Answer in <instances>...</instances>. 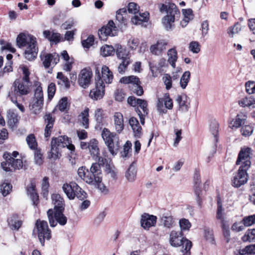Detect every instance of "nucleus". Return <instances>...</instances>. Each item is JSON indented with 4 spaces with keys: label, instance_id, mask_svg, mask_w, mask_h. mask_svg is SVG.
Returning a JSON list of instances; mask_svg holds the SVG:
<instances>
[{
    "label": "nucleus",
    "instance_id": "4468645a",
    "mask_svg": "<svg viewBox=\"0 0 255 255\" xmlns=\"http://www.w3.org/2000/svg\"><path fill=\"white\" fill-rule=\"evenodd\" d=\"M98 142L95 139H92L88 142V148L92 158L100 163V164H105L107 159L103 157L100 156L99 148L98 146Z\"/></svg>",
    "mask_w": 255,
    "mask_h": 255
},
{
    "label": "nucleus",
    "instance_id": "c85d7f7f",
    "mask_svg": "<svg viewBox=\"0 0 255 255\" xmlns=\"http://www.w3.org/2000/svg\"><path fill=\"white\" fill-rule=\"evenodd\" d=\"M44 120L46 123V127L44 131V136L46 138L49 137L51 133L52 129L53 127L54 120L51 114H47L44 117Z\"/></svg>",
    "mask_w": 255,
    "mask_h": 255
},
{
    "label": "nucleus",
    "instance_id": "a18cd8bd",
    "mask_svg": "<svg viewBox=\"0 0 255 255\" xmlns=\"http://www.w3.org/2000/svg\"><path fill=\"white\" fill-rule=\"evenodd\" d=\"M136 172L135 167L132 164H131L126 173V177L128 181L133 182L135 180Z\"/></svg>",
    "mask_w": 255,
    "mask_h": 255
},
{
    "label": "nucleus",
    "instance_id": "dca6fc26",
    "mask_svg": "<svg viewBox=\"0 0 255 255\" xmlns=\"http://www.w3.org/2000/svg\"><path fill=\"white\" fill-rule=\"evenodd\" d=\"M41 58L45 68L54 66L59 61V55L56 53L44 54L41 56Z\"/></svg>",
    "mask_w": 255,
    "mask_h": 255
},
{
    "label": "nucleus",
    "instance_id": "8fccbe9b",
    "mask_svg": "<svg viewBox=\"0 0 255 255\" xmlns=\"http://www.w3.org/2000/svg\"><path fill=\"white\" fill-rule=\"evenodd\" d=\"M116 51V48L111 45H105L103 46L100 49L101 54L104 57L112 55Z\"/></svg>",
    "mask_w": 255,
    "mask_h": 255
},
{
    "label": "nucleus",
    "instance_id": "338daca9",
    "mask_svg": "<svg viewBox=\"0 0 255 255\" xmlns=\"http://www.w3.org/2000/svg\"><path fill=\"white\" fill-rule=\"evenodd\" d=\"M189 50L193 53H198L200 51V45L197 41H192L189 46Z\"/></svg>",
    "mask_w": 255,
    "mask_h": 255
},
{
    "label": "nucleus",
    "instance_id": "5fc2aeb1",
    "mask_svg": "<svg viewBox=\"0 0 255 255\" xmlns=\"http://www.w3.org/2000/svg\"><path fill=\"white\" fill-rule=\"evenodd\" d=\"M12 188V185L9 183L4 182L0 185V192L4 197L6 196L11 192Z\"/></svg>",
    "mask_w": 255,
    "mask_h": 255
},
{
    "label": "nucleus",
    "instance_id": "a211bd4d",
    "mask_svg": "<svg viewBox=\"0 0 255 255\" xmlns=\"http://www.w3.org/2000/svg\"><path fill=\"white\" fill-rule=\"evenodd\" d=\"M168 43V41L165 39L157 41L156 43L150 46L149 50L151 53L156 56L162 55L165 50Z\"/></svg>",
    "mask_w": 255,
    "mask_h": 255
},
{
    "label": "nucleus",
    "instance_id": "6e6552de",
    "mask_svg": "<svg viewBox=\"0 0 255 255\" xmlns=\"http://www.w3.org/2000/svg\"><path fill=\"white\" fill-rule=\"evenodd\" d=\"M95 88L91 90L89 96L94 100H98L103 98L105 93V85L102 80H101L100 71L98 68H96Z\"/></svg>",
    "mask_w": 255,
    "mask_h": 255
},
{
    "label": "nucleus",
    "instance_id": "393cba45",
    "mask_svg": "<svg viewBox=\"0 0 255 255\" xmlns=\"http://www.w3.org/2000/svg\"><path fill=\"white\" fill-rule=\"evenodd\" d=\"M38 53V48L36 46V41L32 42L27 46L24 52L25 58L29 61H31L36 58Z\"/></svg>",
    "mask_w": 255,
    "mask_h": 255
},
{
    "label": "nucleus",
    "instance_id": "72a5a7b5",
    "mask_svg": "<svg viewBox=\"0 0 255 255\" xmlns=\"http://www.w3.org/2000/svg\"><path fill=\"white\" fill-rule=\"evenodd\" d=\"M167 61L172 67L175 68L176 62L178 59L177 51L174 47L168 50L167 52Z\"/></svg>",
    "mask_w": 255,
    "mask_h": 255
},
{
    "label": "nucleus",
    "instance_id": "f8f14e48",
    "mask_svg": "<svg viewBox=\"0 0 255 255\" xmlns=\"http://www.w3.org/2000/svg\"><path fill=\"white\" fill-rule=\"evenodd\" d=\"M93 72L90 68H85L82 69L78 77V83L84 89L87 88L91 84Z\"/></svg>",
    "mask_w": 255,
    "mask_h": 255
},
{
    "label": "nucleus",
    "instance_id": "1a4fd4ad",
    "mask_svg": "<svg viewBox=\"0 0 255 255\" xmlns=\"http://www.w3.org/2000/svg\"><path fill=\"white\" fill-rule=\"evenodd\" d=\"M64 211H53L49 209L47 212L50 225L52 227H55L58 223L61 226H64L67 222V218L63 214Z\"/></svg>",
    "mask_w": 255,
    "mask_h": 255
},
{
    "label": "nucleus",
    "instance_id": "20e7f679",
    "mask_svg": "<svg viewBox=\"0 0 255 255\" xmlns=\"http://www.w3.org/2000/svg\"><path fill=\"white\" fill-rule=\"evenodd\" d=\"M169 242L174 247H182V252L184 255H190L192 243L188 239L182 237L180 232L172 231L170 234Z\"/></svg>",
    "mask_w": 255,
    "mask_h": 255
},
{
    "label": "nucleus",
    "instance_id": "09e8293b",
    "mask_svg": "<svg viewBox=\"0 0 255 255\" xmlns=\"http://www.w3.org/2000/svg\"><path fill=\"white\" fill-rule=\"evenodd\" d=\"M70 103L68 102L67 97H63L58 102L56 108L61 112H64L67 111L69 109Z\"/></svg>",
    "mask_w": 255,
    "mask_h": 255
},
{
    "label": "nucleus",
    "instance_id": "412c9836",
    "mask_svg": "<svg viewBox=\"0 0 255 255\" xmlns=\"http://www.w3.org/2000/svg\"><path fill=\"white\" fill-rule=\"evenodd\" d=\"M156 220L157 218L156 216L144 213L141 217V226L144 229L148 230L149 228L155 225Z\"/></svg>",
    "mask_w": 255,
    "mask_h": 255
},
{
    "label": "nucleus",
    "instance_id": "774afa93",
    "mask_svg": "<svg viewBox=\"0 0 255 255\" xmlns=\"http://www.w3.org/2000/svg\"><path fill=\"white\" fill-rule=\"evenodd\" d=\"M246 90L249 94L255 93V82L254 81H248L246 83Z\"/></svg>",
    "mask_w": 255,
    "mask_h": 255
},
{
    "label": "nucleus",
    "instance_id": "0eeeda50",
    "mask_svg": "<svg viewBox=\"0 0 255 255\" xmlns=\"http://www.w3.org/2000/svg\"><path fill=\"white\" fill-rule=\"evenodd\" d=\"M35 226L36 229L34 230V232L36 231L41 244L44 246L45 241L49 240L51 237V231L48 224L45 221L37 220Z\"/></svg>",
    "mask_w": 255,
    "mask_h": 255
},
{
    "label": "nucleus",
    "instance_id": "4be33fe9",
    "mask_svg": "<svg viewBox=\"0 0 255 255\" xmlns=\"http://www.w3.org/2000/svg\"><path fill=\"white\" fill-rule=\"evenodd\" d=\"M168 62L164 58H160L158 61L157 64L149 62V66L150 70L151 72L153 77H155L157 76V71H160L162 68L167 67L168 66Z\"/></svg>",
    "mask_w": 255,
    "mask_h": 255
},
{
    "label": "nucleus",
    "instance_id": "aec40b11",
    "mask_svg": "<svg viewBox=\"0 0 255 255\" xmlns=\"http://www.w3.org/2000/svg\"><path fill=\"white\" fill-rule=\"evenodd\" d=\"M32 42H36V38L31 35L20 33L16 38V44L19 48L27 47Z\"/></svg>",
    "mask_w": 255,
    "mask_h": 255
},
{
    "label": "nucleus",
    "instance_id": "37998d69",
    "mask_svg": "<svg viewBox=\"0 0 255 255\" xmlns=\"http://www.w3.org/2000/svg\"><path fill=\"white\" fill-rule=\"evenodd\" d=\"M34 86L35 89L34 90V96L32 99L41 101L44 102L43 93L40 83L36 82L34 83Z\"/></svg>",
    "mask_w": 255,
    "mask_h": 255
},
{
    "label": "nucleus",
    "instance_id": "49530a36",
    "mask_svg": "<svg viewBox=\"0 0 255 255\" xmlns=\"http://www.w3.org/2000/svg\"><path fill=\"white\" fill-rule=\"evenodd\" d=\"M60 149L54 144V142H51V149L48 155V157L54 160L59 158L61 156V154L59 152Z\"/></svg>",
    "mask_w": 255,
    "mask_h": 255
},
{
    "label": "nucleus",
    "instance_id": "ea45409f",
    "mask_svg": "<svg viewBox=\"0 0 255 255\" xmlns=\"http://www.w3.org/2000/svg\"><path fill=\"white\" fill-rule=\"evenodd\" d=\"M19 118L17 114L13 111L9 110L7 112V124L11 128H13L16 126Z\"/></svg>",
    "mask_w": 255,
    "mask_h": 255
},
{
    "label": "nucleus",
    "instance_id": "bf43d9fd",
    "mask_svg": "<svg viewBox=\"0 0 255 255\" xmlns=\"http://www.w3.org/2000/svg\"><path fill=\"white\" fill-rule=\"evenodd\" d=\"M245 227H250L255 224V215H250L244 217L242 220Z\"/></svg>",
    "mask_w": 255,
    "mask_h": 255
},
{
    "label": "nucleus",
    "instance_id": "e2e57ef3",
    "mask_svg": "<svg viewBox=\"0 0 255 255\" xmlns=\"http://www.w3.org/2000/svg\"><path fill=\"white\" fill-rule=\"evenodd\" d=\"M128 11L129 13L134 14H138L139 11V6L135 2H129L128 4Z\"/></svg>",
    "mask_w": 255,
    "mask_h": 255
},
{
    "label": "nucleus",
    "instance_id": "a878e982",
    "mask_svg": "<svg viewBox=\"0 0 255 255\" xmlns=\"http://www.w3.org/2000/svg\"><path fill=\"white\" fill-rule=\"evenodd\" d=\"M52 203L54 205L53 211H64L65 202L63 198L59 194H53L51 195Z\"/></svg>",
    "mask_w": 255,
    "mask_h": 255
},
{
    "label": "nucleus",
    "instance_id": "f704fd0d",
    "mask_svg": "<svg viewBox=\"0 0 255 255\" xmlns=\"http://www.w3.org/2000/svg\"><path fill=\"white\" fill-rule=\"evenodd\" d=\"M89 109L86 108L78 116V121L85 128H89Z\"/></svg>",
    "mask_w": 255,
    "mask_h": 255
},
{
    "label": "nucleus",
    "instance_id": "bb28decb",
    "mask_svg": "<svg viewBox=\"0 0 255 255\" xmlns=\"http://www.w3.org/2000/svg\"><path fill=\"white\" fill-rule=\"evenodd\" d=\"M36 184L33 181H31L30 184L27 186L26 190L27 194L30 196L34 206H37L38 203L39 197L36 191Z\"/></svg>",
    "mask_w": 255,
    "mask_h": 255
},
{
    "label": "nucleus",
    "instance_id": "052dcab7",
    "mask_svg": "<svg viewBox=\"0 0 255 255\" xmlns=\"http://www.w3.org/2000/svg\"><path fill=\"white\" fill-rule=\"evenodd\" d=\"M166 90H169L172 87V78L169 74H164L162 78Z\"/></svg>",
    "mask_w": 255,
    "mask_h": 255
},
{
    "label": "nucleus",
    "instance_id": "423d86ee",
    "mask_svg": "<svg viewBox=\"0 0 255 255\" xmlns=\"http://www.w3.org/2000/svg\"><path fill=\"white\" fill-rule=\"evenodd\" d=\"M5 161L1 163L2 169L6 172H13L16 169H19L23 166L22 160L14 159L9 152H5L3 155Z\"/></svg>",
    "mask_w": 255,
    "mask_h": 255
},
{
    "label": "nucleus",
    "instance_id": "7ed1b4c3",
    "mask_svg": "<svg viewBox=\"0 0 255 255\" xmlns=\"http://www.w3.org/2000/svg\"><path fill=\"white\" fill-rule=\"evenodd\" d=\"M101 136L109 152L113 155H116L120 147L119 138L117 133L104 128L101 131Z\"/></svg>",
    "mask_w": 255,
    "mask_h": 255
},
{
    "label": "nucleus",
    "instance_id": "9d476101",
    "mask_svg": "<svg viewBox=\"0 0 255 255\" xmlns=\"http://www.w3.org/2000/svg\"><path fill=\"white\" fill-rule=\"evenodd\" d=\"M252 155V149L251 147H242L239 153L236 164L239 165L240 167L249 169L251 164Z\"/></svg>",
    "mask_w": 255,
    "mask_h": 255
},
{
    "label": "nucleus",
    "instance_id": "f3484780",
    "mask_svg": "<svg viewBox=\"0 0 255 255\" xmlns=\"http://www.w3.org/2000/svg\"><path fill=\"white\" fill-rule=\"evenodd\" d=\"M54 142V144L60 149L61 148L67 147L71 151L75 149L74 145L71 143V140L65 135L53 138L52 139L51 142Z\"/></svg>",
    "mask_w": 255,
    "mask_h": 255
},
{
    "label": "nucleus",
    "instance_id": "e433bc0d",
    "mask_svg": "<svg viewBox=\"0 0 255 255\" xmlns=\"http://www.w3.org/2000/svg\"><path fill=\"white\" fill-rule=\"evenodd\" d=\"M57 84L61 88L68 89L70 84L68 78L62 72H58L57 74Z\"/></svg>",
    "mask_w": 255,
    "mask_h": 255
},
{
    "label": "nucleus",
    "instance_id": "680f3d73",
    "mask_svg": "<svg viewBox=\"0 0 255 255\" xmlns=\"http://www.w3.org/2000/svg\"><path fill=\"white\" fill-rule=\"evenodd\" d=\"M130 88L132 92L135 94L137 96H140L143 94V90L141 86V82L138 84H136L134 86H130Z\"/></svg>",
    "mask_w": 255,
    "mask_h": 255
},
{
    "label": "nucleus",
    "instance_id": "5701e85b",
    "mask_svg": "<svg viewBox=\"0 0 255 255\" xmlns=\"http://www.w3.org/2000/svg\"><path fill=\"white\" fill-rule=\"evenodd\" d=\"M114 128L117 133H121L124 129V118L122 114L116 112L113 117Z\"/></svg>",
    "mask_w": 255,
    "mask_h": 255
},
{
    "label": "nucleus",
    "instance_id": "c756f323",
    "mask_svg": "<svg viewBox=\"0 0 255 255\" xmlns=\"http://www.w3.org/2000/svg\"><path fill=\"white\" fill-rule=\"evenodd\" d=\"M247 118V115L243 113L238 114L236 118L231 122L230 127L232 128H240L242 124L245 123Z\"/></svg>",
    "mask_w": 255,
    "mask_h": 255
},
{
    "label": "nucleus",
    "instance_id": "f257e3e1",
    "mask_svg": "<svg viewBox=\"0 0 255 255\" xmlns=\"http://www.w3.org/2000/svg\"><path fill=\"white\" fill-rule=\"evenodd\" d=\"M20 68L22 71L23 77L21 79L15 80L13 82L14 91L17 95H26L30 92V72L28 68L25 66H22Z\"/></svg>",
    "mask_w": 255,
    "mask_h": 255
},
{
    "label": "nucleus",
    "instance_id": "69168bd1",
    "mask_svg": "<svg viewBox=\"0 0 255 255\" xmlns=\"http://www.w3.org/2000/svg\"><path fill=\"white\" fill-rule=\"evenodd\" d=\"M49 187V184L48 182V178L47 177H44L43 178L41 184V188L43 192V196L44 197H46L48 195Z\"/></svg>",
    "mask_w": 255,
    "mask_h": 255
},
{
    "label": "nucleus",
    "instance_id": "603ef678",
    "mask_svg": "<svg viewBox=\"0 0 255 255\" xmlns=\"http://www.w3.org/2000/svg\"><path fill=\"white\" fill-rule=\"evenodd\" d=\"M191 77V73L189 71H186L182 75L180 80V85L182 89H185Z\"/></svg>",
    "mask_w": 255,
    "mask_h": 255
},
{
    "label": "nucleus",
    "instance_id": "6e6d98bb",
    "mask_svg": "<svg viewBox=\"0 0 255 255\" xmlns=\"http://www.w3.org/2000/svg\"><path fill=\"white\" fill-rule=\"evenodd\" d=\"M244 242H255V229H249L243 236Z\"/></svg>",
    "mask_w": 255,
    "mask_h": 255
},
{
    "label": "nucleus",
    "instance_id": "3c124183",
    "mask_svg": "<svg viewBox=\"0 0 255 255\" xmlns=\"http://www.w3.org/2000/svg\"><path fill=\"white\" fill-rule=\"evenodd\" d=\"M241 29V25L238 22L235 23L234 25L231 26L228 28L227 33L230 37L233 38L235 34L239 33Z\"/></svg>",
    "mask_w": 255,
    "mask_h": 255
},
{
    "label": "nucleus",
    "instance_id": "13d9d810",
    "mask_svg": "<svg viewBox=\"0 0 255 255\" xmlns=\"http://www.w3.org/2000/svg\"><path fill=\"white\" fill-rule=\"evenodd\" d=\"M26 140L30 148L34 149L37 147V142L33 134H29L26 137Z\"/></svg>",
    "mask_w": 255,
    "mask_h": 255
},
{
    "label": "nucleus",
    "instance_id": "c03bdc74",
    "mask_svg": "<svg viewBox=\"0 0 255 255\" xmlns=\"http://www.w3.org/2000/svg\"><path fill=\"white\" fill-rule=\"evenodd\" d=\"M120 82L125 84H131V86H134L136 84L140 83V80L137 76L131 75L122 77Z\"/></svg>",
    "mask_w": 255,
    "mask_h": 255
},
{
    "label": "nucleus",
    "instance_id": "a19ab883",
    "mask_svg": "<svg viewBox=\"0 0 255 255\" xmlns=\"http://www.w3.org/2000/svg\"><path fill=\"white\" fill-rule=\"evenodd\" d=\"M85 178H84V180L88 184L94 185L98 182H100L102 180V176H98V174H91L90 171L87 172Z\"/></svg>",
    "mask_w": 255,
    "mask_h": 255
},
{
    "label": "nucleus",
    "instance_id": "4c0bfd02",
    "mask_svg": "<svg viewBox=\"0 0 255 255\" xmlns=\"http://www.w3.org/2000/svg\"><path fill=\"white\" fill-rule=\"evenodd\" d=\"M176 101L179 105L180 110L182 111H188L189 107V103L187 101V98L186 96L178 95L176 97Z\"/></svg>",
    "mask_w": 255,
    "mask_h": 255
},
{
    "label": "nucleus",
    "instance_id": "7c9ffc66",
    "mask_svg": "<svg viewBox=\"0 0 255 255\" xmlns=\"http://www.w3.org/2000/svg\"><path fill=\"white\" fill-rule=\"evenodd\" d=\"M113 74L112 72L110 70L109 68L104 65L102 68V78L101 80L104 81L107 84L112 83L113 80Z\"/></svg>",
    "mask_w": 255,
    "mask_h": 255
},
{
    "label": "nucleus",
    "instance_id": "9b49d317",
    "mask_svg": "<svg viewBox=\"0 0 255 255\" xmlns=\"http://www.w3.org/2000/svg\"><path fill=\"white\" fill-rule=\"evenodd\" d=\"M173 102L168 93H165L162 97L157 98L156 108L160 114H166L167 110L173 108Z\"/></svg>",
    "mask_w": 255,
    "mask_h": 255
},
{
    "label": "nucleus",
    "instance_id": "ddd939ff",
    "mask_svg": "<svg viewBox=\"0 0 255 255\" xmlns=\"http://www.w3.org/2000/svg\"><path fill=\"white\" fill-rule=\"evenodd\" d=\"M118 33V29L115 26V24L112 20L109 21L107 25L103 26L99 30L98 35L99 38L102 40L106 39L108 36H115Z\"/></svg>",
    "mask_w": 255,
    "mask_h": 255
},
{
    "label": "nucleus",
    "instance_id": "b1692460",
    "mask_svg": "<svg viewBox=\"0 0 255 255\" xmlns=\"http://www.w3.org/2000/svg\"><path fill=\"white\" fill-rule=\"evenodd\" d=\"M115 48L116 55L119 59L122 60V61L131 62L130 59V53L125 47L117 44L115 45Z\"/></svg>",
    "mask_w": 255,
    "mask_h": 255
},
{
    "label": "nucleus",
    "instance_id": "2eb2a0df",
    "mask_svg": "<svg viewBox=\"0 0 255 255\" xmlns=\"http://www.w3.org/2000/svg\"><path fill=\"white\" fill-rule=\"evenodd\" d=\"M248 169L239 166L238 172L232 180V184L234 186L239 187L247 182V170Z\"/></svg>",
    "mask_w": 255,
    "mask_h": 255
},
{
    "label": "nucleus",
    "instance_id": "0e129e2a",
    "mask_svg": "<svg viewBox=\"0 0 255 255\" xmlns=\"http://www.w3.org/2000/svg\"><path fill=\"white\" fill-rule=\"evenodd\" d=\"M105 164H100L99 162L98 163H93L90 171L92 172L91 174H98V176H101V172L100 170V166L104 165Z\"/></svg>",
    "mask_w": 255,
    "mask_h": 255
},
{
    "label": "nucleus",
    "instance_id": "cd10ccee",
    "mask_svg": "<svg viewBox=\"0 0 255 255\" xmlns=\"http://www.w3.org/2000/svg\"><path fill=\"white\" fill-rule=\"evenodd\" d=\"M129 124L132 129L134 136L136 138L140 137L142 135V128L139 126L138 120L131 117L129 120Z\"/></svg>",
    "mask_w": 255,
    "mask_h": 255
},
{
    "label": "nucleus",
    "instance_id": "4d7b16f0",
    "mask_svg": "<svg viewBox=\"0 0 255 255\" xmlns=\"http://www.w3.org/2000/svg\"><path fill=\"white\" fill-rule=\"evenodd\" d=\"M22 222L15 218H10L8 220L9 227L12 230H17L21 226Z\"/></svg>",
    "mask_w": 255,
    "mask_h": 255
},
{
    "label": "nucleus",
    "instance_id": "f03ea898",
    "mask_svg": "<svg viewBox=\"0 0 255 255\" xmlns=\"http://www.w3.org/2000/svg\"><path fill=\"white\" fill-rule=\"evenodd\" d=\"M159 10L161 12L166 11L167 13V15L162 19L163 26L167 30L171 29L174 26L176 15H179L180 13L176 5L174 3L167 5L161 4Z\"/></svg>",
    "mask_w": 255,
    "mask_h": 255
},
{
    "label": "nucleus",
    "instance_id": "864d4df0",
    "mask_svg": "<svg viewBox=\"0 0 255 255\" xmlns=\"http://www.w3.org/2000/svg\"><path fill=\"white\" fill-rule=\"evenodd\" d=\"M162 223L164 227L170 228L174 224V219L172 216L168 214H163L161 218Z\"/></svg>",
    "mask_w": 255,
    "mask_h": 255
},
{
    "label": "nucleus",
    "instance_id": "39448f33",
    "mask_svg": "<svg viewBox=\"0 0 255 255\" xmlns=\"http://www.w3.org/2000/svg\"><path fill=\"white\" fill-rule=\"evenodd\" d=\"M62 189L70 200L74 199L76 197L79 200H83L87 197V193L75 182L64 184Z\"/></svg>",
    "mask_w": 255,
    "mask_h": 255
},
{
    "label": "nucleus",
    "instance_id": "58836bf2",
    "mask_svg": "<svg viewBox=\"0 0 255 255\" xmlns=\"http://www.w3.org/2000/svg\"><path fill=\"white\" fill-rule=\"evenodd\" d=\"M239 105L243 108H255V99L252 96L241 99L238 102Z\"/></svg>",
    "mask_w": 255,
    "mask_h": 255
},
{
    "label": "nucleus",
    "instance_id": "c9c22d12",
    "mask_svg": "<svg viewBox=\"0 0 255 255\" xmlns=\"http://www.w3.org/2000/svg\"><path fill=\"white\" fill-rule=\"evenodd\" d=\"M182 13L184 17L181 21L180 24L182 27H184L190 20L193 19L194 15L191 9H183Z\"/></svg>",
    "mask_w": 255,
    "mask_h": 255
},
{
    "label": "nucleus",
    "instance_id": "473e14b6",
    "mask_svg": "<svg viewBox=\"0 0 255 255\" xmlns=\"http://www.w3.org/2000/svg\"><path fill=\"white\" fill-rule=\"evenodd\" d=\"M149 19V13L145 12L143 13H138L131 18V22L133 24H140L143 22H147Z\"/></svg>",
    "mask_w": 255,
    "mask_h": 255
},
{
    "label": "nucleus",
    "instance_id": "de8ad7c7",
    "mask_svg": "<svg viewBox=\"0 0 255 255\" xmlns=\"http://www.w3.org/2000/svg\"><path fill=\"white\" fill-rule=\"evenodd\" d=\"M216 218L217 219L220 220L221 224L226 223V221L225 220V214L224 212V209L222 207V203L220 199H218L217 201Z\"/></svg>",
    "mask_w": 255,
    "mask_h": 255
},
{
    "label": "nucleus",
    "instance_id": "2f4dec72",
    "mask_svg": "<svg viewBox=\"0 0 255 255\" xmlns=\"http://www.w3.org/2000/svg\"><path fill=\"white\" fill-rule=\"evenodd\" d=\"M43 104V102L32 99L29 106L30 112L34 115L39 114L41 111Z\"/></svg>",
    "mask_w": 255,
    "mask_h": 255
},
{
    "label": "nucleus",
    "instance_id": "79ce46f5",
    "mask_svg": "<svg viewBox=\"0 0 255 255\" xmlns=\"http://www.w3.org/2000/svg\"><path fill=\"white\" fill-rule=\"evenodd\" d=\"M116 19L121 24L125 25L127 24L128 15L125 8H121L116 12Z\"/></svg>",
    "mask_w": 255,
    "mask_h": 255
},
{
    "label": "nucleus",
    "instance_id": "6ab92c4d",
    "mask_svg": "<svg viewBox=\"0 0 255 255\" xmlns=\"http://www.w3.org/2000/svg\"><path fill=\"white\" fill-rule=\"evenodd\" d=\"M128 103L131 106L139 107L142 110L141 112L143 113V115L147 114V103L145 100L131 96L128 99Z\"/></svg>",
    "mask_w": 255,
    "mask_h": 255
}]
</instances>
